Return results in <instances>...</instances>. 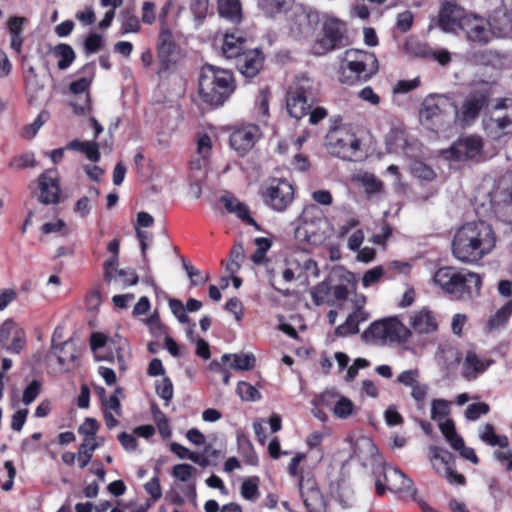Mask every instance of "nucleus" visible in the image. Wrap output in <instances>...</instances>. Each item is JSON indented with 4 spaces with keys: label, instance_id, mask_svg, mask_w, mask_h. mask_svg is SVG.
<instances>
[{
    "label": "nucleus",
    "instance_id": "ddd939ff",
    "mask_svg": "<svg viewBox=\"0 0 512 512\" xmlns=\"http://www.w3.org/2000/svg\"><path fill=\"white\" fill-rule=\"evenodd\" d=\"M468 14L456 0H445L441 3L438 15L433 19L435 25L445 33L455 32L457 28L461 30L462 21Z\"/></svg>",
    "mask_w": 512,
    "mask_h": 512
},
{
    "label": "nucleus",
    "instance_id": "393cba45",
    "mask_svg": "<svg viewBox=\"0 0 512 512\" xmlns=\"http://www.w3.org/2000/svg\"><path fill=\"white\" fill-rule=\"evenodd\" d=\"M492 363V360H482L475 351L468 350L463 362V375L468 380L475 379L478 374L483 373Z\"/></svg>",
    "mask_w": 512,
    "mask_h": 512
},
{
    "label": "nucleus",
    "instance_id": "338daca9",
    "mask_svg": "<svg viewBox=\"0 0 512 512\" xmlns=\"http://www.w3.org/2000/svg\"><path fill=\"white\" fill-rule=\"evenodd\" d=\"M15 330V323L11 319L5 320L0 326V348L7 346L8 340Z\"/></svg>",
    "mask_w": 512,
    "mask_h": 512
},
{
    "label": "nucleus",
    "instance_id": "49530a36",
    "mask_svg": "<svg viewBox=\"0 0 512 512\" xmlns=\"http://www.w3.org/2000/svg\"><path fill=\"white\" fill-rule=\"evenodd\" d=\"M270 92L267 88L261 89L256 97L255 106L258 116L267 118L269 116Z\"/></svg>",
    "mask_w": 512,
    "mask_h": 512
},
{
    "label": "nucleus",
    "instance_id": "6ab92c4d",
    "mask_svg": "<svg viewBox=\"0 0 512 512\" xmlns=\"http://www.w3.org/2000/svg\"><path fill=\"white\" fill-rule=\"evenodd\" d=\"M248 48V39L243 31L234 29L223 35L221 51L226 59L236 61Z\"/></svg>",
    "mask_w": 512,
    "mask_h": 512
},
{
    "label": "nucleus",
    "instance_id": "37998d69",
    "mask_svg": "<svg viewBox=\"0 0 512 512\" xmlns=\"http://www.w3.org/2000/svg\"><path fill=\"white\" fill-rule=\"evenodd\" d=\"M156 394L165 401L168 405L174 395V387L169 377H164L161 381H157L155 384Z\"/></svg>",
    "mask_w": 512,
    "mask_h": 512
},
{
    "label": "nucleus",
    "instance_id": "bf43d9fd",
    "mask_svg": "<svg viewBox=\"0 0 512 512\" xmlns=\"http://www.w3.org/2000/svg\"><path fill=\"white\" fill-rule=\"evenodd\" d=\"M103 46V38L100 34L90 33L84 41V50L87 54L97 52Z\"/></svg>",
    "mask_w": 512,
    "mask_h": 512
},
{
    "label": "nucleus",
    "instance_id": "a211bd4d",
    "mask_svg": "<svg viewBox=\"0 0 512 512\" xmlns=\"http://www.w3.org/2000/svg\"><path fill=\"white\" fill-rule=\"evenodd\" d=\"M264 61L262 49L250 47L235 61V66L245 78L252 79L262 70Z\"/></svg>",
    "mask_w": 512,
    "mask_h": 512
},
{
    "label": "nucleus",
    "instance_id": "13d9d810",
    "mask_svg": "<svg viewBox=\"0 0 512 512\" xmlns=\"http://www.w3.org/2000/svg\"><path fill=\"white\" fill-rule=\"evenodd\" d=\"M238 218H240L245 224L253 226L256 230H261L260 225L254 220V218L250 215V210L248 206L242 202L236 206V210L234 212Z\"/></svg>",
    "mask_w": 512,
    "mask_h": 512
},
{
    "label": "nucleus",
    "instance_id": "6e6552de",
    "mask_svg": "<svg viewBox=\"0 0 512 512\" xmlns=\"http://www.w3.org/2000/svg\"><path fill=\"white\" fill-rule=\"evenodd\" d=\"M156 69L159 77L173 73L181 58V47L177 35L171 29L159 30L156 39Z\"/></svg>",
    "mask_w": 512,
    "mask_h": 512
},
{
    "label": "nucleus",
    "instance_id": "6e6d98bb",
    "mask_svg": "<svg viewBox=\"0 0 512 512\" xmlns=\"http://www.w3.org/2000/svg\"><path fill=\"white\" fill-rule=\"evenodd\" d=\"M196 469L190 464H176L172 469V475L182 482L188 481Z\"/></svg>",
    "mask_w": 512,
    "mask_h": 512
},
{
    "label": "nucleus",
    "instance_id": "20e7f679",
    "mask_svg": "<svg viewBox=\"0 0 512 512\" xmlns=\"http://www.w3.org/2000/svg\"><path fill=\"white\" fill-rule=\"evenodd\" d=\"M325 147L329 154L345 161H361L365 157L362 140L351 124L335 120L325 136Z\"/></svg>",
    "mask_w": 512,
    "mask_h": 512
},
{
    "label": "nucleus",
    "instance_id": "603ef678",
    "mask_svg": "<svg viewBox=\"0 0 512 512\" xmlns=\"http://www.w3.org/2000/svg\"><path fill=\"white\" fill-rule=\"evenodd\" d=\"M354 405L352 401L346 397H341L334 406L333 412L338 418H347L353 412Z\"/></svg>",
    "mask_w": 512,
    "mask_h": 512
},
{
    "label": "nucleus",
    "instance_id": "412c9836",
    "mask_svg": "<svg viewBox=\"0 0 512 512\" xmlns=\"http://www.w3.org/2000/svg\"><path fill=\"white\" fill-rule=\"evenodd\" d=\"M493 38L512 37V10L502 7L497 8L488 18Z\"/></svg>",
    "mask_w": 512,
    "mask_h": 512
},
{
    "label": "nucleus",
    "instance_id": "4c0bfd02",
    "mask_svg": "<svg viewBox=\"0 0 512 512\" xmlns=\"http://www.w3.org/2000/svg\"><path fill=\"white\" fill-rule=\"evenodd\" d=\"M259 482L260 480L258 476H252L245 479L241 484V496L245 500L256 501L260 496Z\"/></svg>",
    "mask_w": 512,
    "mask_h": 512
},
{
    "label": "nucleus",
    "instance_id": "c756f323",
    "mask_svg": "<svg viewBox=\"0 0 512 512\" xmlns=\"http://www.w3.org/2000/svg\"><path fill=\"white\" fill-rule=\"evenodd\" d=\"M67 148L85 154L87 159L92 162H98L101 158L99 144L96 141H80L74 139L68 143Z\"/></svg>",
    "mask_w": 512,
    "mask_h": 512
},
{
    "label": "nucleus",
    "instance_id": "39448f33",
    "mask_svg": "<svg viewBox=\"0 0 512 512\" xmlns=\"http://www.w3.org/2000/svg\"><path fill=\"white\" fill-rule=\"evenodd\" d=\"M378 70V59L374 53L348 50L342 61L338 79L342 84L357 85L369 81Z\"/></svg>",
    "mask_w": 512,
    "mask_h": 512
},
{
    "label": "nucleus",
    "instance_id": "864d4df0",
    "mask_svg": "<svg viewBox=\"0 0 512 512\" xmlns=\"http://www.w3.org/2000/svg\"><path fill=\"white\" fill-rule=\"evenodd\" d=\"M212 151V140L207 133L198 135L197 153L203 158L208 159Z\"/></svg>",
    "mask_w": 512,
    "mask_h": 512
},
{
    "label": "nucleus",
    "instance_id": "69168bd1",
    "mask_svg": "<svg viewBox=\"0 0 512 512\" xmlns=\"http://www.w3.org/2000/svg\"><path fill=\"white\" fill-rule=\"evenodd\" d=\"M26 344L25 333L22 330H15L12 343L7 344L5 349L10 353H20Z\"/></svg>",
    "mask_w": 512,
    "mask_h": 512
},
{
    "label": "nucleus",
    "instance_id": "b1692460",
    "mask_svg": "<svg viewBox=\"0 0 512 512\" xmlns=\"http://www.w3.org/2000/svg\"><path fill=\"white\" fill-rule=\"evenodd\" d=\"M410 324L415 332L419 334H428L438 329V323L435 315L427 308L417 311L411 316Z\"/></svg>",
    "mask_w": 512,
    "mask_h": 512
},
{
    "label": "nucleus",
    "instance_id": "f257e3e1",
    "mask_svg": "<svg viewBox=\"0 0 512 512\" xmlns=\"http://www.w3.org/2000/svg\"><path fill=\"white\" fill-rule=\"evenodd\" d=\"M497 236L484 220L464 223L454 234L452 254L463 263H477L496 247Z\"/></svg>",
    "mask_w": 512,
    "mask_h": 512
},
{
    "label": "nucleus",
    "instance_id": "09e8293b",
    "mask_svg": "<svg viewBox=\"0 0 512 512\" xmlns=\"http://www.w3.org/2000/svg\"><path fill=\"white\" fill-rule=\"evenodd\" d=\"M42 384L39 380H32L31 383L24 389L22 395V402L25 405H30L40 395Z\"/></svg>",
    "mask_w": 512,
    "mask_h": 512
},
{
    "label": "nucleus",
    "instance_id": "2eb2a0df",
    "mask_svg": "<svg viewBox=\"0 0 512 512\" xmlns=\"http://www.w3.org/2000/svg\"><path fill=\"white\" fill-rule=\"evenodd\" d=\"M461 30L468 41L484 46L494 38L491 32L488 19L475 14H468L462 21Z\"/></svg>",
    "mask_w": 512,
    "mask_h": 512
},
{
    "label": "nucleus",
    "instance_id": "0eeeda50",
    "mask_svg": "<svg viewBox=\"0 0 512 512\" xmlns=\"http://www.w3.org/2000/svg\"><path fill=\"white\" fill-rule=\"evenodd\" d=\"M455 109L454 101L444 95L427 96L420 107V121L432 131L444 129L449 125L451 115Z\"/></svg>",
    "mask_w": 512,
    "mask_h": 512
},
{
    "label": "nucleus",
    "instance_id": "5701e85b",
    "mask_svg": "<svg viewBox=\"0 0 512 512\" xmlns=\"http://www.w3.org/2000/svg\"><path fill=\"white\" fill-rule=\"evenodd\" d=\"M369 319V313L364 309L363 303H356L355 309L350 313L346 321L336 327L334 334L337 337H346L348 335H355L359 332V324L366 322Z\"/></svg>",
    "mask_w": 512,
    "mask_h": 512
},
{
    "label": "nucleus",
    "instance_id": "3c124183",
    "mask_svg": "<svg viewBox=\"0 0 512 512\" xmlns=\"http://www.w3.org/2000/svg\"><path fill=\"white\" fill-rule=\"evenodd\" d=\"M449 414V403L444 399H434L431 405V418L439 421Z\"/></svg>",
    "mask_w": 512,
    "mask_h": 512
},
{
    "label": "nucleus",
    "instance_id": "a878e982",
    "mask_svg": "<svg viewBox=\"0 0 512 512\" xmlns=\"http://www.w3.org/2000/svg\"><path fill=\"white\" fill-rule=\"evenodd\" d=\"M217 11L220 17L233 24H240L243 20L240 0H217Z\"/></svg>",
    "mask_w": 512,
    "mask_h": 512
},
{
    "label": "nucleus",
    "instance_id": "bb28decb",
    "mask_svg": "<svg viewBox=\"0 0 512 512\" xmlns=\"http://www.w3.org/2000/svg\"><path fill=\"white\" fill-rule=\"evenodd\" d=\"M300 493L307 512H325L324 496L318 487L312 486L304 491L301 485Z\"/></svg>",
    "mask_w": 512,
    "mask_h": 512
},
{
    "label": "nucleus",
    "instance_id": "0e129e2a",
    "mask_svg": "<svg viewBox=\"0 0 512 512\" xmlns=\"http://www.w3.org/2000/svg\"><path fill=\"white\" fill-rule=\"evenodd\" d=\"M210 0H191L190 10L196 19H204L209 10Z\"/></svg>",
    "mask_w": 512,
    "mask_h": 512
},
{
    "label": "nucleus",
    "instance_id": "aec40b11",
    "mask_svg": "<svg viewBox=\"0 0 512 512\" xmlns=\"http://www.w3.org/2000/svg\"><path fill=\"white\" fill-rule=\"evenodd\" d=\"M259 134L256 125H248L235 129L229 137V144L239 156H244L255 145Z\"/></svg>",
    "mask_w": 512,
    "mask_h": 512
},
{
    "label": "nucleus",
    "instance_id": "774afa93",
    "mask_svg": "<svg viewBox=\"0 0 512 512\" xmlns=\"http://www.w3.org/2000/svg\"><path fill=\"white\" fill-rule=\"evenodd\" d=\"M183 267L186 270L190 280L191 284L193 286H197L199 284H202L208 280V277H202L201 272L196 269L194 266H192L189 262H186L183 259Z\"/></svg>",
    "mask_w": 512,
    "mask_h": 512
},
{
    "label": "nucleus",
    "instance_id": "5fc2aeb1",
    "mask_svg": "<svg viewBox=\"0 0 512 512\" xmlns=\"http://www.w3.org/2000/svg\"><path fill=\"white\" fill-rule=\"evenodd\" d=\"M382 276H386L384 268L382 266H376L372 269L367 270L362 278V285L367 288L377 283Z\"/></svg>",
    "mask_w": 512,
    "mask_h": 512
},
{
    "label": "nucleus",
    "instance_id": "a19ab883",
    "mask_svg": "<svg viewBox=\"0 0 512 512\" xmlns=\"http://www.w3.org/2000/svg\"><path fill=\"white\" fill-rule=\"evenodd\" d=\"M360 181L367 194H377L383 191V182L380 179H378L374 174L364 173L361 176Z\"/></svg>",
    "mask_w": 512,
    "mask_h": 512
},
{
    "label": "nucleus",
    "instance_id": "4d7b16f0",
    "mask_svg": "<svg viewBox=\"0 0 512 512\" xmlns=\"http://www.w3.org/2000/svg\"><path fill=\"white\" fill-rule=\"evenodd\" d=\"M410 270V265L407 262L392 261L384 269L386 277L392 279L396 274H406Z\"/></svg>",
    "mask_w": 512,
    "mask_h": 512
},
{
    "label": "nucleus",
    "instance_id": "e2e57ef3",
    "mask_svg": "<svg viewBox=\"0 0 512 512\" xmlns=\"http://www.w3.org/2000/svg\"><path fill=\"white\" fill-rule=\"evenodd\" d=\"M144 489L153 501L159 500L162 497V488L159 476L155 475L152 477L151 480L144 485Z\"/></svg>",
    "mask_w": 512,
    "mask_h": 512
},
{
    "label": "nucleus",
    "instance_id": "ea45409f",
    "mask_svg": "<svg viewBox=\"0 0 512 512\" xmlns=\"http://www.w3.org/2000/svg\"><path fill=\"white\" fill-rule=\"evenodd\" d=\"M500 59V54L496 50H479L471 55V60L476 65L490 66Z\"/></svg>",
    "mask_w": 512,
    "mask_h": 512
},
{
    "label": "nucleus",
    "instance_id": "cd10ccee",
    "mask_svg": "<svg viewBox=\"0 0 512 512\" xmlns=\"http://www.w3.org/2000/svg\"><path fill=\"white\" fill-rule=\"evenodd\" d=\"M512 316V299L505 303L499 310L489 317L485 330L488 333L505 328Z\"/></svg>",
    "mask_w": 512,
    "mask_h": 512
},
{
    "label": "nucleus",
    "instance_id": "f3484780",
    "mask_svg": "<svg viewBox=\"0 0 512 512\" xmlns=\"http://www.w3.org/2000/svg\"><path fill=\"white\" fill-rule=\"evenodd\" d=\"M81 71L83 73L89 74L91 77L90 78L81 77L78 80L71 82L69 85V89H70L71 93H73L75 95L85 93L83 104H78V103L72 104L73 110L77 115H85L86 113H89L92 110L91 98H90V93L88 90L92 83V78H93L94 71H95L94 63L85 64L81 68Z\"/></svg>",
    "mask_w": 512,
    "mask_h": 512
},
{
    "label": "nucleus",
    "instance_id": "9d476101",
    "mask_svg": "<svg viewBox=\"0 0 512 512\" xmlns=\"http://www.w3.org/2000/svg\"><path fill=\"white\" fill-rule=\"evenodd\" d=\"M484 141L477 134L459 136L449 148L442 151L446 160L455 162H475L482 160Z\"/></svg>",
    "mask_w": 512,
    "mask_h": 512
},
{
    "label": "nucleus",
    "instance_id": "8fccbe9b",
    "mask_svg": "<svg viewBox=\"0 0 512 512\" xmlns=\"http://www.w3.org/2000/svg\"><path fill=\"white\" fill-rule=\"evenodd\" d=\"M490 411V407L485 402L470 404L465 411V417L470 421H476L482 415H486Z\"/></svg>",
    "mask_w": 512,
    "mask_h": 512
},
{
    "label": "nucleus",
    "instance_id": "c03bdc74",
    "mask_svg": "<svg viewBox=\"0 0 512 512\" xmlns=\"http://www.w3.org/2000/svg\"><path fill=\"white\" fill-rule=\"evenodd\" d=\"M236 392L243 401H257L261 398L260 392L245 381L238 382Z\"/></svg>",
    "mask_w": 512,
    "mask_h": 512
},
{
    "label": "nucleus",
    "instance_id": "4be33fe9",
    "mask_svg": "<svg viewBox=\"0 0 512 512\" xmlns=\"http://www.w3.org/2000/svg\"><path fill=\"white\" fill-rule=\"evenodd\" d=\"M51 174V171H45L38 177L40 190L38 200L44 205L58 204L60 202V182L58 178L53 177Z\"/></svg>",
    "mask_w": 512,
    "mask_h": 512
},
{
    "label": "nucleus",
    "instance_id": "f03ea898",
    "mask_svg": "<svg viewBox=\"0 0 512 512\" xmlns=\"http://www.w3.org/2000/svg\"><path fill=\"white\" fill-rule=\"evenodd\" d=\"M433 281L453 300H470L479 295L482 286V278L478 273L454 266L437 269Z\"/></svg>",
    "mask_w": 512,
    "mask_h": 512
},
{
    "label": "nucleus",
    "instance_id": "680f3d73",
    "mask_svg": "<svg viewBox=\"0 0 512 512\" xmlns=\"http://www.w3.org/2000/svg\"><path fill=\"white\" fill-rule=\"evenodd\" d=\"M99 429V425L96 419L86 418L84 423L79 427L78 432L84 435L85 438L95 440V435Z\"/></svg>",
    "mask_w": 512,
    "mask_h": 512
},
{
    "label": "nucleus",
    "instance_id": "58836bf2",
    "mask_svg": "<svg viewBox=\"0 0 512 512\" xmlns=\"http://www.w3.org/2000/svg\"><path fill=\"white\" fill-rule=\"evenodd\" d=\"M98 444L93 439L84 438L83 443L79 447L78 464L80 468H85L93 456V452L97 449Z\"/></svg>",
    "mask_w": 512,
    "mask_h": 512
},
{
    "label": "nucleus",
    "instance_id": "4468645a",
    "mask_svg": "<svg viewBox=\"0 0 512 512\" xmlns=\"http://www.w3.org/2000/svg\"><path fill=\"white\" fill-rule=\"evenodd\" d=\"M413 482L401 470L387 466L383 467V480L377 479L375 482L376 494L383 496L387 490L399 493L409 491Z\"/></svg>",
    "mask_w": 512,
    "mask_h": 512
},
{
    "label": "nucleus",
    "instance_id": "c85d7f7f",
    "mask_svg": "<svg viewBox=\"0 0 512 512\" xmlns=\"http://www.w3.org/2000/svg\"><path fill=\"white\" fill-rule=\"evenodd\" d=\"M295 0H257L259 10L269 18L288 12Z\"/></svg>",
    "mask_w": 512,
    "mask_h": 512
},
{
    "label": "nucleus",
    "instance_id": "052dcab7",
    "mask_svg": "<svg viewBox=\"0 0 512 512\" xmlns=\"http://www.w3.org/2000/svg\"><path fill=\"white\" fill-rule=\"evenodd\" d=\"M414 16L411 11L406 10L397 15L396 28L402 32H408L413 25Z\"/></svg>",
    "mask_w": 512,
    "mask_h": 512
},
{
    "label": "nucleus",
    "instance_id": "473e14b6",
    "mask_svg": "<svg viewBox=\"0 0 512 512\" xmlns=\"http://www.w3.org/2000/svg\"><path fill=\"white\" fill-rule=\"evenodd\" d=\"M237 445L244 462L248 465L256 466L258 464V456L249 438L244 434H239L237 436Z\"/></svg>",
    "mask_w": 512,
    "mask_h": 512
},
{
    "label": "nucleus",
    "instance_id": "a18cd8bd",
    "mask_svg": "<svg viewBox=\"0 0 512 512\" xmlns=\"http://www.w3.org/2000/svg\"><path fill=\"white\" fill-rule=\"evenodd\" d=\"M121 34L137 33L141 29L139 18L130 12L122 15Z\"/></svg>",
    "mask_w": 512,
    "mask_h": 512
},
{
    "label": "nucleus",
    "instance_id": "423d86ee",
    "mask_svg": "<svg viewBox=\"0 0 512 512\" xmlns=\"http://www.w3.org/2000/svg\"><path fill=\"white\" fill-rule=\"evenodd\" d=\"M318 101V84L307 76L297 77L286 92L287 112L297 120L307 116L309 110Z\"/></svg>",
    "mask_w": 512,
    "mask_h": 512
},
{
    "label": "nucleus",
    "instance_id": "1a4fd4ad",
    "mask_svg": "<svg viewBox=\"0 0 512 512\" xmlns=\"http://www.w3.org/2000/svg\"><path fill=\"white\" fill-rule=\"evenodd\" d=\"M411 336V331L396 317L374 321L364 331L362 337L374 343H404Z\"/></svg>",
    "mask_w": 512,
    "mask_h": 512
},
{
    "label": "nucleus",
    "instance_id": "dca6fc26",
    "mask_svg": "<svg viewBox=\"0 0 512 512\" xmlns=\"http://www.w3.org/2000/svg\"><path fill=\"white\" fill-rule=\"evenodd\" d=\"M346 25L338 19H329L323 25V37L318 41L324 52L341 48L346 44Z\"/></svg>",
    "mask_w": 512,
    "mask_h": 512
},
{
    "label": "nucleus",
    "instance_id": "f704fd0d",
    "mask_svg": "<svg viewBox=\"0 0 512 512\" xmlns=\"http://www.w3.org/2000/svg\"><path fill=\"white\" fill-rule=\"evenodd\" d=\"M233 357V363L231 367L235 370H251L255 367L256 359L252 353L249 354H224L222 356V361L226 363Z\"/></svg>",
    "mask_w": 512,
    "mask_h": 512
},
{
    "label": "nucleus",
    "instance_id": "e433bc0d",
    "mask_svg": "<svg viewBox=\"0 0 512 512\" xmlns=\"http://www.w3.org/2000/svg\"><path fill=\"white\" fill-rule=\"evenodd\" d=\"M404 50L407 54L417 58H427L431 55V50L427 44H424L416 38H409L404 43Z\"/></svg>",
    "mask_w": 512,
    "mask_h": 512
},
{
    "label": "nucleus",
    "instance_id": "72a5a7b5",
    "mask_svg": "<svg viewBox=\"0 0 512 512\" xmlns=\"http://www.w3.org/2000/svg\"><path fill=\"white\" fill-rule=\"evenodd\" d=\"M480 439L490 446L506 448L509 445L508 437L506 435H497L494 426L490 423L484 425V429L480 433Z\"/></svg>",
    "mask_w": 512,
    "mask_h": 512
},
{
    "label": "nucleus",
    "instance_id": "9b49d317",
    "mask_svg": "<svg viewBox=\"0 0 512 512\" xmlns=\"http://www.w3.org/2000/svg\"><path fill=\"white\" fill-rule=\"evenodd\" d=\"M490 92L488 90H473L462 102L460 108L455 104L453 115L455 121L462 126L471 125L489 104Z\"/></svg>",
    "mask_w": 512,
    "mask_h": 512
},
{
    "label": "nucleus",
    "instance_id": "7ed1b4c3",
    "mask_svg": "<svg viewBox=\"0 0 512 512\" xmlns=\"http://www.w3.org/2000/svg\"><path fill=\"white\" fill-rule=\"evenodd\" d=\"M233 72L227 69L205 64L199 75V96L203 102L219 107L235 91Z\"/></svg>",
    "mask_w": 512,
    "mask_h": 512
},
{
    "label": "nucleus",
    "instance_id": "c9c22d12",
    "mask_svg": "<svg viewBox=\"0 0 512 512\" xmlns=\"http://www.w3.org/2000/svg\"><path fill=\"white\" fill-rule=\"evenodd\" d=\"M244 247L241 243L235 244L230 250L229 260L226 264V271L230 274H236L244 261Z\"/></svg>",
    "mask_w": 512,
    "mask_h": 512
},
{
    "label": "nucleus",
    "instance_id": "2f4dec72",
    "mask_svg": "<svg viewBox=\"0 0 512 512\" xmlns=\"http://www.w3.org/2000/svg\"><path fill=\"white\" fill-rule=\"evenodd\" d=\"M502 199L495 207L498 217L507 224H512V187L504 189Z\"/></svg>",
    "mask_w": 512,
    "mask_h": 512
},
{
    "label": "nucleus",
    "instance_id": "de8ad7c7",
    "mask_svg": "<svg viewBox=\"0 0 512 512\" xmlns=\"http://www.w3.org/2000/svg\"><path fill=\"white\" fill-rule=\"evenodd\" d=\"M331 293V288L326 283H320L313 287L311 290V297L315 305H322L328 303V297Z\"/></svg>",
    "mask_w": 512,
    "mask_h": 512
},
{
    "label": "nucleus",
    "instance_id": "f8f14e48",
    "mask_svg": "<svg viewBox=\"0 0 512 512\" xmlns=\"http://www.w3.org/2000/svg\"><path fill=\"white\" fill-rule=\"evenodd\" d=\"M261 196L268 207L282 212L293 202L294 188L285 179H273L261 192Z\"/></svg>",
    "mask_w": 512,
    "mask_h": 512
},
{
    "label": "nucleus",
    "instance_id": "7c9ffc66",
    "mask_svg": "<svg viewBox=\"0 0 512 512\" xmlns=\"http://www.w3.org/2000/svg\"><path fill=\"white\" fill-rule=\"evenodd\" d=\"M52 52L56 58H59L57 63L59 70H66L69 68L76 58L73 48L66 43L56 45Z\"/></svg>",
    "mask_w": 512,
    "mask_h": 512
},
{
    "label": "nucleus",
    "instance_id": "79ce46f5",
    "mask_svg": "<svg viewBox=\"0 0 512 512\" xmlns=\"http://www.w3.org/2000/svg\"><path fill=\"white\" fill-rule=\"evenodd\" d=\"M36 165L37 161L35 159L34 153L32 152L14 156L9 162V167L17 170L33 168Z\"/></svg>",
    "mask_w": 512,
    "mask_h": 512
}]
</instances>
